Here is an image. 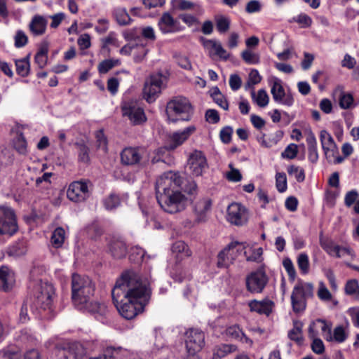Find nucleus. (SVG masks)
I'll return each mask as SVG.
<instances>
[{
  "label": "nucleus",
  "instance_id": "1",
  "mask_svg": "<svg viewBox=\"0 0 359 359\" xmlns=\"http://www.w3.org/2000/svg\"><path fill=\"white\" fill-rule=\"evenodd\" d=\"M151 295L150 277L133 270L123 272L111 290L120 315L127 320L142 313Z\"/></svg>",
  "mask_w": 359,
  "mask_h": 359
},
{
  "label": "nucleus",
  "instance_id": "2",
  "mask_svg": "<svg viewBox=\"0 0 359 359\" xmlns=\"http://www.w3.org/2000/svg\"><path fill=\"white\" fill-rule=\"evenodd\" d=\"M182 191L194 195L197 192V184L192 179L185 178L180 172L172 171L163 173L156 180L158 203L168 213L175 214L186 209L188 199L182 194Z\"/></svg>",
  "mask_w": 359,
  "mask_h": 359
},
{
  "label": "nucleus",
  "instance_id": "3",
  "mask_svg": "<svg viewBox=\"0 0 359 359\" xmlns=\"http://www.w3.org/2000/svg\"><path fill=\"white\" fill-rule=\"evenodd\" d=\"M95 292V285L87 276L74 273L72 278V299L77 309L86 306Z\"/></svg>",
  "mask_w": 359,
  "mask_h": 359
},
{
  "label": "nucleus",
  "instance_id": "4",
  "mask_svg": "<svg viewBox=\"0 0 359 359\" xmlns=\"http://www.w3.org/2000/svg\"><path fill=\"white\" fill-rule=\"evenodd\" d=\"M54 294L53 286L47 283L38 280L32 285V308L39 311L50 309Z\"/></svg>",
  "mask_w": 359,
  "mask_h": 359
},
{
  "label": "nucleus",
  "instance_id": "5",
  "mask_svg": "<svg viewBox=\"0 0 359 359\" xmlns=\"http://www.w3.org/2000/svg\"><path fill=\"white\" fill-rule=\"evenodd\" d=\"M192 107L189 101L184 97L177 96L170 100L166 106V114L169 121L175 122L177 120L189 121L192 114Z\"/></svg>",
  "mask_w": 359,
  "mask_h": 359
},
{
  "label": "nucleus",
  "instance_id": "6",
  "mask_svg": "<svg viewBox=\"0 0 359 359\" xmlns=\"http://www.w3.org/2000/svg\"><path fill=\"white\" fill-rule=\"evenodd\" d=\"M313 296V285L309 283H298L291 294V304L295 313L302 312L306 309V300Z\"/></svg>",
  "mask_w": 359,
  "mask_h": 359
},
{
  "label": "nucleus",
  "instance_id": "7",
  "mask_svg": "<svg viewBox=\"0 0 359 359\" xmlns=\"http://www.w3.org/2000/svg\"><path fill=\"white\" fill-rule=\"evenodd\" d=\"M121 161L126 165H145L149 161V154L143 147H126L121 153Z\"/></svg>",
  "mask_w": 359,
  "mask_h": 359
},
{
  "label": "nucleus",
  "instance_id": "8",
  "mask_svg": "<svg viewBox=\"0 0 359 359\" xmlns=\"http://www.w3.org/2000/svg\"><path fill=\"white\" fill-rule=\"evenodd\" d=\"M18 230L17 217L13 208L0 205V234L13 236Z\"/></svg>",
  "mask_w": 359,
  "mask_h": 359
},
{
  "label": "nucleus",
  "instance_id": "9",
  "mask_svg": "<svg viewBox=\"0 0 359 359\" xmlns=\"http://www.w3.org/2000/svg\"><path fill=\"white\" fill-rule=\"evenodd\" d=\"M121 110L123 116L128 117L134 125H140L147 120L144 109L136 100L124 102L121 106Z\"/></svg>",
  "mask_w": 359,
  "mask_h": 359
},
{
  "label": "nucleus",
  "instance_id": "10",
  "mask_svg": "<svg viewBox=\"0 0 359 359\" xmlns=\"http://www.w3.org/2000/svg\"><path fill=\"white\" fill-rule=\"evenodd\" d=\"M187 168L192 176H201L208 168L205 154L198 150H195L191 153L188 158Z\"/></svg>",
  "mask_w": 359,
  "mask_h": 359
},
{
  "label": "nucleus",
  "instance_id": "11",
  "mask_svg": "<svg viewBox=\"0 0 359 359\" xmlns=\"http://www.w3.org/2000/svg\"><path fill=\"white\" fill-rule=\"evenodd\" d=\"M184 342L189 355L200 351L205 343V334L198 329H189L184 334Z\"/></svg>",
  "mask_w": 359,
  "mask_h": 359
},
{
  "label": "nucleus",
  "instance_id": "12",
  "mask_svg": "<svg viewBox=\"0 0 359 359\" xmlns=\"http://www.w3.org/2000/svg\"><path fill=\"white\" fill-rule=\"evenodd\" d=\"M269 281L268 276L262 269L251 272L246 276V289L251 293H262Z\"/></svg>",
  "mask_w": 359,
  "mask_h": 359
},
{
  "label": "nucleus",
  "instance_id": "13",
  "mask_svg": "<svg viewBox=\"0 0 359 359\" xmlns=\"http://www.w3.org/2000/svg\"><path fill=\"white\" fill-rule=\"evenodd\" d=\"M89 182L76 181L71 183L67 191L68 198L74 202H83L90 194Z\"/></svg>",
  "mask_w": 359,
  "mask_h": 359
},
{
  "label": "nucleus",
  "instance_id": "14",
  "mask_svg": "<svg viewBox=\"0 0 359 359\" xmlns=\"http://www.w3.org/2000/svg\"><path fill=\"white\" fill-rule=\"evenodd\" d=\"M163 83L161 74H152L144 83V97L148 102H154L161 91Z\"/></svg>",
  "mask_w": 359,
  "mask_h": 359
},
{
  "label": "nucleus",
  "instance_id": "15",
  "mask_svg": "<svg viewBox=\"0 0 359 359\" xmlns=\"http://www.w3.org/2000/svg\"><path fill=\"white\" fill-rule=\"evenodd\" d=\"M227 220L236 226H242L248 222V212L245 206L233 203L227 208Z\"/></svg>",
  "mask_w": 359,
  "mask_h": 359
},
{
  "label": "nucleus",
  "instance_id": "16",
  "mask_svg": "<svg viewBox=\"0 0 359 359\" xmlns=\"http://www.w3.org/2000/svg\"><path fill=\"white\" fill-rule=\"evenodd\" d=\"M243 249L239 246V243L232 242L224 250L221 251L217 256V266L219 268H226L236 259L239 252Z\"/></svg>",
  "mask_w": 359,
  "mask_h": 359
},
{
  "label": "nucleus",
  "instance_id": "17",
  "mask_svg": "<svg viewBox=\"0 0 359 359\" xmlns=\"http://www.w3.org/2000/svg\"><path fill=\"white\" fill-rule=\"evenodd\" d=\"M148 53V49L143 44H138L135 41H132L120 50V53L124 55L133 54L134 61L137 63L141 62Z\"/></svg>",
  "mask_w": 359,
  "mask_h": 359
},
{
  "label": "nucleus",
  "instance_id": "18",
  "mask_svg": "<svg viewBox=\"0 0 359 359\" xmlns=\"http://www.w3.org/2000/svg\"><path fill=\"white\" fill-rule=\"evenodd\" d=\"M56 353L60 358L79 359L86 354V350L81 344L74 342L67 347L57 349Z\"/></svg>",
  "mask_w": 359,
  "mask_h": 359
},
{
  "label": "nucleus",
  "instance_id": "19",
  "mask_svg": "<svg viewBox=\"0 0 359 359\" xmlns=\"http://www.w3.org/2000/svg\"><path fill=\"white\" fill-rule=\"evenodd\" d=\"M271 93L275 102L287 106H292L293 104L294 99L292 95L285 93L279 80L273 82Z\"/></svg>",
  "mask_w": 359,
  "mask_h": 359
},
{
  "label": "nucleus",
  "instance_id": "20",
  "mask_svg": "<svg viewBox=\"0 0 359 359\" xmlns=\"http://www.w3.org/2000/svg\"><path fill=\"white\" fill-rule=\"evenodd\" d=\"M212 205L211 200L208 198H199L193 203V210L197 223L205 222L207 220V212Z\"/></svg>",
  "mask_w": 359,
  "mask_h": 359
},
{
  "label": "nucleus",
  "instance_id": "21",
  "mask_svg": "<svg viewBox=\"0 0 359 359\" xmlns=\"http://www.w3.org/2000/svg\"><path fill=\"white\" fill-rule=\"evenodd\" d=\"M202 41L204 48L209 50L210 55L213 54L224 60H227L229 57V54L222 47L219 41L215 39H202Z\"/></svg>",
  "mask_w": 359,
  "mask_h": 359
},
{
  "label": "nucleus",
  "instance_id": "22",
  "mask_svg": "<svg viewBox=\"0 0 359 359\" xmlns=\"http://www.w3.org/2000/svg\"><path fill=\"white\" fill-rule=\"evenodd\" d=\"M15 276L12 271L7 266L0 268V290L8 292L11 290L15 284Z\"/></svg>",
  "mask_w": 359,
  "mask_h": 359
},
{
  "label": "nucleus",
  "instance_id": "23",
  "mask_svg": "<svg viewBox=\"0 0 359 359\" xmlns=\"http://www.w3.org/2000/svg\"><path fill=\"white\" fill-rule=\"evenodd\" d=\"M80 310L87 311L94 315L95 317L99 320L105 316L108 311L107 307L104 304L98 302H93L91 299L86 304V306Z\"/></svg>",
  "mask_w": 359,
  "mask_h": 359
},
{
  "label": "nucleus",
  "instance_id": "24",
  "mask_svg": "<svg viewBox=\"0 0 359 359\" xmlns=\"http://www.w3.org/2000/svg\"><path fill=\"white\" fill-rule=\"evenodd\" d=\"M47 20L41 15H35L29 25L30 32L34 36L43 34L46 29Z\"/></svg>",
  "mask_w": 359,
  "mask_h": 359
},
{
  "label": "nucleus",
  "instance_id": "25",
  "mask_svg": "<svg viewBox=\"0 0 359 359\" xmlns=\"http://www.w3.org/2000/svg\"><path fill=\"white\" fill-rule=\"evenodd\" d=\"M273 304V302L270 300L262 302L252 300L249 303V307L252 311L269 316L272 311Z\"/></svg>",
  "mask_w": 359,
  "mask_h": 359
},
{
  "label": "nucleus",
  "instance_id": "26",
  "mask_svg": "<svg viewBox=\"0 0 359 359\" xmlns=\"http://www.w3.org/2000/svg\"><path fill=\"white\" fill-rule=\"evenodd\" d=\"M176 21L169 13H163L158 21V26L160 30L164 33L175 32Z\"/></svg>",
  "mask_w": 359,
  "mask_h": 359
},
{
  "label": "nucleus",
  "instance_id": "27",
  "mask_svg": "<svg viewBox=\"0 0 359 359\" xmlns=\"http://www.w3.org/2000/svg\"><path fill=\"white\" fill-rule=\"evenodd\" d=\"M109 251L114 257L121 259L126 255L127 247L124 241L113 240L109 243Z\"/></svg>",
  "mask_w": 359,
  "mask_h": 359
},
{
  "label": "nucleus",
  "instance_id": "28",
  "mask_svg": "<svg viewBox=\"0 0 359 359\" xmlns=\"http://www.w3.org/2000/svg\"><path fill=\"white\" fill-rule=\"evenodd\" d=\"M302 327L303 323L302 322L298 320L294 321L293 328L291 329L287 334L288 338L298 345H302L304 341Z\"/></svg>",
  "mask_w": 359,
  "mask_h": 359
},
{
  "label": "nucleus",
  "instance_id": "29",
  "mask_svg": "<svg viewBox=\"0 0 359 359\" xmlns=\"http://www.w3.org/2000/svg\"><path fill=\"white\" fill-rule=\"evenodd\" d=\"M226 334L233 339L245 342L250 345L252 344V341L248 338L242 330L236 325L229 327L226 330Z\"/></svg>",
  "mask_w": 359,
  "mask_h": 359
},
{
  "label": "nucleus",
  "instance_id": "30",
  "mask_svg": "<svg viewBox=\"0 0 359 359\" xmlns=\"http://www.w3.org/2000/svg\"><path fill=\"white\" fill-rule=\"evenodd\" d=\"M16 72L18 75L25 77L28 76L30 70V64L29 57L16 60L15 62Z\"/></svg>",
  "mask_w": 359,
  "mask_h": 359
},
{
  "label": "nucleus",
  "instance_id": "31",
  "mask_svg": "<svg viewBox=\"0 0 359 359\" xmlns=\"http://www.w3.org/2000/svg\"><path fill=\"white\" fill-rule=\"evenodd\" d=\"M251 95L253 101L260 107H264L269 103V97L264 89L259 90L257 95L255 90H252Z\"/></svg>",
  "mask_w": 359,
  "mask_h": 359
},
{
  "label": "nucleus",
  "instance_id": "32",
  "mask_svg": "<svg viewBox=\"0 0 359 359\" xmlns=\"http://www.w3.org/2000/svg\"><path fill=\"white\" fill-rule=\"evenodd\" d=\"M215 25L217 30L220 34H224L229 30L231 20L229 17L219 15L215 17Z\"/></svg>",
  "mask_w": 359,
  "mask_h": 359
},
{
  "label": "nucleus",
  "instance_id": "33",
  "mask_svg": "<svg viewBox=\"0 0 359 359\" xmlns=\"http://www.w3.org/2000/svg\"><path fill=\"white\" fill-rule=\"evenodd\" d=\"M65 231L63 228H56L51 236V243L53 247L58 248L61 247L65 241Z\"/></svg>",
  "mask_w": 359,
  "mask_h": 359
},
{
  "label": "nucleus",
  "instance_id": "34",
  "mask_svg": "<svg viewBox=\"0 0 359 359\" xmlns=\"http://www.w3.org/2000/svg\"><path fill=\"white\" fill-rule=\"evenodd\" d=\"M168 137L163 147L168 151L175 149L187 140V136H168Z\"/></svg>",
  "mask_w": 359,
  "mask_h": 359
},
{
  "label": "nucleus",
  "instance_id": "35",
  "mask_svg": "<svg viewBox=\"0 0 359 359\" xmlns=\"http://www.w3.org/2000/svg\"><path fill=\"white\" fill-rule=\"evenodd\" d=\"M121 61L118 59H108L102 61L98 65V72L100 74H106L114 67L118 66Z\"/></svg>",
  "mask_w": 359,
  "mask_h": 359
},
{
  "label": "nucleus",
  "instance_id": "36",
  "mask_svg": "<svg viewBox=\"0 0 359 359\" xmlns=\"http://www.w3.org/2000/svg\"><path fill=\"white\" fill-rule=\"evenodd\" d=\"M211 97L219 107L225 110L228 109V102L217 87L212 89Z\"/></svg>",
  "mask_w": 359,
  "mask_h": 359
},
{
  "label": "nucleus",
  "instance_id": "37",
  "mask_svg": "<svg viewBox=\"0 0 359 359\" xmlns=\"http://www.w3.org/2000/svg\"><path fill=\"white\" fill-rule=\"evenodd\" d=\"M13 146L20 154L27 153V143L24 136H16L13 140Z\"/></svg>",
  "mask_w": 359,
  "mask_h": 359
},
{
  "label": "nucleus",
  "instance_id": "38",
  "mask_svg": "<svg viewBox=\"0 0 359 359\" xmlns=\"http://www.w3.org/2000/svg\"><path fill=\"white\" fill-rule=\"evenodd\" d=\"M114 16L117 22L120 25H127L131 21L129 14L127 13L126 9L123 8L116 9L114 12Z\"/></svg>",
  "mask_w": 359,
  "mask_h": 359
},
{
  "label": "nucleus",
  "instance_id": "39",
  "mask_svg": "<svg viewBox=\"0 0 359 359\" xmlns=\"http://www.w3.org/2000/svg\"><path fill=\"white\" fill-rule=\"evenodd\" d=\"M287 171L290 175L294 176L298 182H302L304 181L305 172L302 168L292 165L287 168Z\"/></svg>",
  "mask_w": 359,
  "mask_h": 359
},
{
  "label": "nucleus",
  "instance_id": "40",
  "mask_svg": "<svg viewBox=\"0 0 359 359\" xmlns=\"http://www.w3.org/2000/svg\"><path fill=\"white\" fill-rule=\"evenodd\" d=\"M48 48L46 47H41L36 53L34 60L39 68H43L47 63L48 60Z\"/></svg>",
  "mask_w": 359,
  "mask_h": 359
},
{
  "label": "nucleus",
  "instance_id": "41",
  "mask_svg": "<svg viewBox=\"0 0 359 359\" xmlns=\"http://www.w3.org/2000/svg\"><path fill=\"white\" fill-rule=\"evenodd\" d=\"M345 292L347 294L359 299V283L358 281L353 279L348 280L345 285Z\"/></svg>",
  "mask_w": 359,
  "mask_h": 359
},
{
  "label": "nucleus",
  "instance_id": "42",
  "mask_svg": "<svg viewBox=\"0 0 359 359\" xmlns=\"http://www.w3.org/2000/svg\"><path fill=\"white\" fill-rule=\"evenodd\" d=\"M353 97L350 93H345L342 90L340 92L339 95V106L341 109H349L353 104Z\"/></svg>",
  "mask_w": 359,
  "mask_h": 359
},
{
  "label": "nucleus",
  "instance_id": "43",
  "mask_svg": "<svg viewBox=\"0 0 359 359\" xmlns=\"http://www.w3.org/2000/svg\"><path fill=\"white\" fill-rule=\"evenodd\" d=\"M293 22L298 23L302 28H307L311 27L312 24L311 18L305 13H301L292 19Z\"/></svg>",
  "mask_w": 359,
  "mask_h": 359
},
{
  "label": "nucleus",
  "instance_id": "44",
  "mask_svg": "<svg viewBox=\"0 0 359 359\" xmlns=\"http://www.w3.org/2000/svg\"><path fill=\"white\" fill-rule=\"evenodd\" d=\"M297 264L302 273H307L309 270L308 255L305 253H301L297 257Z\"/></svg>",
  "mask_w": 359,
  "mask_h": 359
},
{
  "label": "nucleus",
  "instance_id": "45",
  "mask_svg": "<svg viewBox=\"0 0 359 359\" xmlns=\"http://www.w3.org/2000/svg\"><path fill=\"white\" fill-rule=\"evenodd\" d=\"M276 185L278 191L283 193L287 189V177L284 172H278L276 175Z\"/></svg>",
  "mask_w": 359,
  "mask_h": 359
},
{
  "label": "nucleus",
  "instance_id": "46",
  "mask_svg": "<svg viewBox=\"0 0 359 359\" xmlns=\"http://www.w3.org/2000/svg\"><path fill=\"white\" fill-rule=\"evenodd\" d=\"M241 57L248 64H257L259 62V55L249 50H243L241 53Z\"/></svg>",
  "mask_w": 359,
  "mask_h": 359
},
{
  "label": "nucleus",
  "instance_id": "47",
  "mask_svg": "<svg viewBox=\"0 0 359 359\" xmlns=\"http://www.w3.org/2000/svg\"><path fill=\"white\" fill-rule=\"evenodd\" d=\"M120 204L119 197L115 194H111L104 200V205L107 210L116 208Z\"/></svg>",
  "mask_w": 359,
  "mask_h": 359
},
{
  "label": "nucleus",
  "instance_id": "48",
  "mask_svg": "<svg viewBox=\"0 0 359 359\" xmlns=\"http://www.w3.org/2000/svg\"><path fill=\"white\" fill-rule=\"evenodd\" d=\"M317 294L318 298L323 301H330L332 299V294L323 282H320Z\"/></svg>",
  "mask_w": 359,
  "mask_h": 359
},
{
  "label": "nucleus",
  "instance_id": "49",
  "mask_svg": "<svg viewBox=\"0 0 359 359\" xmlns=\"http://www.w3.org/2000/svg\"><path fill=\"white\" fill-rule=\"evenodd\" d=\"M15 46L17 48L24 47L28 42V38L22 30H18L14 37Z\"/></svg>",
  "mask_w": 359,
  "mask_h": 359
},
{
  "label": "nucleus",
  "instance_id": "50",
  "mask_svg": "<svg viewBox=\"0 0 359 359\" xmlns=\"http://www.w3.org/2000/svg\"><path fill=\"white\" fill-rule=\"evenodd\" d=\"M173 7L179 10H189L194 7V4L187 0H172Z\"/></svg>",
  "mask_w": 359,
  "mask_h": 359
},
{
  "label": "nucleus",
  "instance_id": "51",
  "mask_svg": "<svg viewBox=\"0 0 359 359\" xmlns=\"http://www.w3.org/2000/svg\"><path fill=\"white\" fill-rule=\"evenodd\" d=\"M123 351L121 347L114 348L112 346L106 348V355L107 359H119L122 352Z\"/></svg>",
  "mask_w": 359,
  "mask_h": 359
},
{
  "label": "nucleus",
  "instance_id": "52",
  "mask_svg": "<svg viewBox=\"0 0 359 359\" xmlns=\"http://www.w3.org/2000/svg\"><path fill=\"white\" fill-rule=\"evenodd\" d=\"M144 250L139 247H134L131 249L130 259L132 261L139 262L142 261L144 256Z\"/></svg>",
  "mask_w": 359,
  "mask_h": 359
},
{
  "label": "nucleus",
  "instance_id": "53",
  "mask_svg": "<svg viewBox=\"0 0 359 359\" xmlns=\"http://www.w3.org/2000/svg\"><path fill=\"white\" fill-rule=\"evenodd\" d=\"M333 338L339 343L344 342L346 339L347 334L342 326H337L334 328Z\"/></svg>",
  "mask_w": 359,
  "mask_h": 359
},
{
  "label": "nucleus",
  "instance_id": "54",
  "mask_svg": "<svg viewBox=\"0 0 359 359\" xmlns=\"http://www.w3.org/2000/svg\"><path fill=\"white\" fill-rule=\"evenodd\" d=\"M297 154V147L294 144H289L285 151L282 153V156L284 158L292 159L296 157Z\"/></svg>",
  "mask_w": 359,
  "mask_h": 359
},
{
  "label": "nucleus",
  "instance_id": "55",
  "mask_svg": "<svg viewBox=\"0 0 359 359\" xmlns=\"http://www.w3.org/2000/svg\"><path fill=\"white\" fill-rule=\"evenodd\" d=\"M356 60L348 53L344 55V58L341 60V66L348 69H353L356 65Z\"/></svg>",
  "mask_w": 359,
  "mask_h": 359
},
{
  "label": "nucleus",
  "instance_id": "56",
  "mask_svg": "<svg viewBox=\"0 0 359 359\" xmlns=\"http://www.w3.org/2000/svg\"><path fill=\"white\" fill-rule=\"evenodd\" d=\"M79 147V159L84 163H87L89 161L88 156V148L85 144H78Z\"/></svg>",
  "mask_w": 359,
  "mask_h": 359
},
{
  "label": "nucleus",
  "instance_id": "57",
  "mask_svg": "<svg viewBox=\"0 0 359 359\" xmlns=\"http://www.w3.org/2000/svg\"><path fill=\"white\" fill-rule=\"evenodd\" d=\"M242 84V80L238 74H231L229 78V86L231 88L236 91L238 90Z\"/></svg>",
  "mask_w": 359,
  "mask_h": 359
},
{
  "label": "nucleus",
  "instance_id": "58",
  "mask_svg": "<svg viewBox=\"0 0 359 359\" xmlns=\"http://www.w3.org/2000/svg\"><path fill=\"white\" fill-rule=\"evenodd\" d=\"M358 192L355 190H351L346 193L344 198V203L347 207H351L358 198Z\"/></svg>",
  "mask_w": 359,
  "mask_h": 359
},
{
  "label": "nucleus",
  "instance_id": "59",
  "mask_svg": "<svg viewBox=\"0 0 359 359\" xmlns=\"http://www.w3.org/2000/svg\"><path fill=\"white\" fill-rule=\"evenodd\" d=\"M261 10V5L257 0L250 1L245 7V11L248 13L259 12Z\"/></svg>",
  "mask_w": 359,
  "mask_h": 359
},
{
  "label": "nucleus",
  "instance_id": "60",
  "mask_svg": "<svg viewBox=\"0 0 359 359\" xmlns=\"http://www.w3.org/2000/svg\"><path fill=\"white\" fill-rule=\"evenodd\" d=\"M107 90L110 92L111 95H115L118 88L119 81L115 77H111L107 81Z\"/></svg>",
  "mask_w": 359,
  "mask_h": 359
},
{
  "label": "nucleus",
  "instance_id": "61",
  "mask_svg": "<svg viewBox=\"0 0 359 359\" xmlns=\"http://www.w3.org/2000/svg\"><path fill=\"white\" fill-rule=\"evenodd\" d=\"M176 62L178 64L179 66H180L182 68L184 69H191V64L189 60V59L184 55H177L176 57Z\"/></svg>",
  "mask_w": 359,
  "mask_h": 359
},
{
  "label": "nucleus",
  "instance_id": "62",
  "mask_svg": "<svg viewBox=\"0 0 359 359\" xmlns=\"http://www.w3.org/2000/svg\"><path fill=\"white\" fill-rule=\"evenodd\" d=\"M205 119L211 123H216L219 121L218 112L215 109H208L205 112Z\"/></svg>",
  "mask_w": 359,
  "mask_h": 359
},
{
  "label": "nucleus",
  "instance_id": "63",
  "mask_svg": "<svg viewBox=\"0 0 359 359\" xmlns=\"http://www.w3.org/2000/svg\"><path fill=\"white\" fill-rule=\"evenodd\" d=\"M23 359H42L41 354L36 348L27 350L23 354Z\"/></svg>",
  "mask_w": 359,
  "mask_h": 359
},
{
  "label": "nucleus",
  "instance_id": "64",
  "mask_svg": "<svg viewBox=\"0 0 359 359\" xmlns=\"http://www.w3.org/2000/svg\"><path fill=\"white\" fill-rule=\"evenodd\" d=\"M311 348L313 351L317 354L323 353L325 350L323 342L320 339H313Z\"/></svg>",
  "mask_w": 359,
  "mask_h": 359
}]
</instances>
